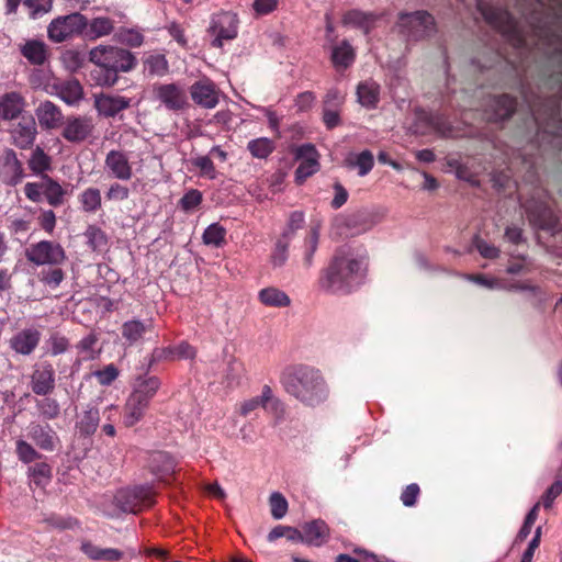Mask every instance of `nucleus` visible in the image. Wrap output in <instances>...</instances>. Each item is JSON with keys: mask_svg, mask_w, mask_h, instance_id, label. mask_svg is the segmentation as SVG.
Segmentation results:
<instances>
[{"mask_svg": "<svg viewBox=\"0 0 562 562\" xmlns=\"http://www.w3.org/2000/svg\"><path fill=\"white\" fill-rule=\"evenodd\" d=\"M280 383L291 397L307 408H318L330 398V386L323 371L312 364L299 363L286 368Z\"/></svg>", "mask_w": 562, "mask_h": 562, "instance_id": "nucleus-1", "label": "nucleus"}, {"mask_svg": "<svg viewBox=\"0 0 562 562\" xmlns=\"http://www.w3.org/2000/svg\"><path fill=\"white\" fill-rule=\"evenodd\" d=\"M366 271L364 257L340 249L333 257L328 268L323 271L319 285L330 293H349L362 283Z\"/></svg>", "mask_w": 562, "mask_h": 562, "instance_id": "nucleus-2", "label": "nucleus"}, {"mask_svg": "<svg viewBox=\"0 0 562 562\" xmlns=\"http://www.w3.org/2000/svg\"><path fill=\"white\" fill-rule=\"evenodd\" d=\"M89 60L102 71L98 83L108 87L117 82L120 72H128L137 65V59L132 52L112 45H98L91 48Z\"/></svg>", "mask_w": 562, "mask_h": 562, "instance_id": "nucleus-3", "label": "nucleus"}, {"mask_svg": "<svg viewBox=\"0 0 562 562\" xmlns=\"http://www.w3.org/2000/svg\"><path fill=\"white\" fill-rule=\"evenodd\" d=\"M396 29L407 41H420L436 32V24L432 15L426 11L402 12Z\"/></svg>", "mask_w": 562, "mask_h": 562, "instance_id": "nucleus-4", "label": "nucleus"}, {"mask_svg": "<svg viewBox=\"0 0 562 562\" xmlns=\"http://www.w3.org/2000/svg\"><path fill=\"white\" fill-rule=\"evenodd\" d=\"M25 196L35 203L46 200V202L57 207L64 204L66 190L52 177L42 175L38 182H27L24 186Z\"/></svg>", "mask_w": 562, "mask_h": 562, "instance_id": "nucleus-5", "label": "nucleus"}, {"mask_svg": "<svg viewBox=\"0 0 562 562\" xmlns=\"http://www.w3.org/2000/svg\"><path fill=\"white\" fill-rule=\"evenodd\" d=\"M155 495L154 490L147 485L121 488L114 495V504L123 513L136 514L153 506Z\"/></svg>", "mask_w": 562, "mask_h": 562, "instance_id": "nucleus-6", "label": "nucleus"}, {"mask_svg": "<svg viewBox=\"0 0 562 562\" xmlns=\"http://www.w3.org/2000/svg\"><path fill=\"white\" fill-rule=\"evenodd\" d=\"M88 25L87 18L81 13H70L54 19L47 26L48 38L54 43H63L82 34Z\"/></svg>", "mask_w": 562, "mask_h": 562, "instance_id": "nucleus-7", "label": "nucleus"}, {"mask_svg": "<svg viewBox=\"0 0 562 562\" xmlns=\"http://www.w3.org/2000/svg\"><path fill=\"white\" fill-rule=\"evenodd\" d=\"M477 10L484 20L504 36L514 38L518 35V23L507 10L490 5L481 0H477Z\"/></svg>", "mask_w": 562, "mask_h": 562, "instance_id": "nucleus-8", "label": "nucleus"}, {"mask_svg": "<svg viewBox=\"0 0 562 562\" xmlns=\"http://www.w3.org/2000/svg\"><path fill=\"white\" fill-rule=\"evenodd\" d=\"M26 259L35 266H58L66 260L64 248L50 240H41L25 249Z\"/></svg>", "mask_w": 562, "mask_h": 562, "instance_id": "nucleus-9", "label": "nucleus"}, {"mask_svg": "<svg viewBox=\"0 0 562 562\" xmlns=\"http://www.w3.org/2000/svg\"><path fill=\"white\" fill-rule=\"evenodd\" d=\"M238 18L236 13L223 11L212 16L209 32L214 36L212 45L222 47L223 41H231L237 36Z\"/></svg>", "mask_w": 562, "mask_h": 562, "instance_id": "nucleus-10", "label": "nucleus"}, {"mask_svg": "<svg viewBox=\"0 0 562 562\" xmlns=\"http://www.w3.org/2000/svg\"><path fill=\"white\" fill-rule=\"evenodd\" d=\"M153 93L155 100L168 111L180 112L189 105L186 91L177 83H156Z\"/></svg>", "mask_w": 562, "mask_h": 562, "instance_id": "nucleus-11", "label": "nucleus"}, {"mask_svg": "<svg viewBox=\"0 0 562 562\" xmlns=\"http://www.w3.org/2000/svg\"><path fill=\"white\" fill-rule=\"evenodd\" d=\"M25 177L22 162L16 153L11 148H4L0 151V180L14 187Z\"/></svg>", "mask_w": 562, "mask_h": 562, "instance_id": "nucleus-12", "label": "nucleus"}, {"mask_svg": "<svg viewBox=\"0 0 562 562\" xmlns=\"http://www.w3.org/2000/svg\"><path fill=\"white\" fill-rule=\"evenodd\" d=\"M12 144L20 149H29L33 146L37 128L32 115L21 116L9 131Z\"/></svg>", "mask_w": 562, "mask_h": 562, "instance_id": "nucleus-13", "label": "nucleus"}, {"mask_svg": "<svg viewBox=\"0 0 562 562\" xmlns=\"http://www.w3.org/2000/svg\"><path fill=\"white\" fill-rule=\"evenodd\" d=\"M190 95L196 105L204 109H214L220 102V91L207 78L195 81L190 87Z\"/></svg>", "mask_w": 562, "mask_h": 562, "instance_id": "nucleus-14", "label": "nucleus"}, {"mask_svg": "<svg viewBox=\"0 0 562 562\" xmlns=\"http://www.w3.org/2000/svg\"><path fill=\"white\" fill-rule=\"evenodd\" d=\"M104 169L108 171L110 177L121 180L128 181L133 177V168L126 153L122 150H110L104 159Z\"/></svg>", "mask_w": 562, "mask_h": 562, "instance_id": "nucleus-15", "label": "nucleus"}, {"mask_svg": "<svg viewBox=\"0 0 562 562\" xmlns=\"http://www.w3.org/2000/svg\"><path fill=\"white\" fill-rule=\"evenodd\" d=\"M32 391L37 395H47L55 389V370L49 362L35 366L31 375Z\"/></svg>", "mask_w": 562, "mask_h": 562, "instance_id": "nucleus-16", "label": "nucleus"}, {"mask_svg": "<svg viewBox=\"0 0 562 562\" xmlns=\"http://www.w3.org/2000/svg\"><path fill=\"white\" fill-rule=\"evenodd\" d=\"M132 99L119 94L101 93L94 97V106L98 113L104 117H114L128 109Z\"/></svg>", "mask_w": 562, "mask_h": 562, "instance_id": "nucleus-17", "label": "nucleus"}, {"mask_svg": "<svg viewBox=\"0 0 562 562\" xmlns=\"http://www.w3.org/2000/svg\"><path fill=\"white\" fill-rule=\"evenodd\" d=\"M94 128L91 117H68L63 130V137L70 143H80L89 137Z\"/></svg>", "mask_w": 562, "mask_h": 562, "instance_id": "nucleus-18", "label": "nucleus"}, {"mask_svg": "<svg viewBox=\"0 0 562 562\" xmlns=\"http://www.w3.org/2000/svg\"><path fill=\"white\" fill-rule=\"evenodd\" d=\"M516 105V100L508 94L491 97L485 109L486 119L494 122L504 121L512 116Z\"/></svg>", "mask_w": 562, "mask_h": 562, "instance_id": "nucleus-19", "label": "nucleus"}, {"mask_svg": "<svg viewBox=\"0 0 562 562\" xmlns=\"http://www.w3.org/2000/svg\"><path fill=\"white\" fill-rule=\"evenodd\" d=\"M529 221L537 227L552 233L559 229V217L553 210L544 204L527 206Z\"/></svg>", "mask_w": 562, "mask_h": 562, "instance_id": "nucleus-20", "label": "nucleus"}, {"mask_svg": "<svg viewBox=\"0 0 562 562\" xmlns=\"http://www.w3.org/2000/svg\"><path fill=\"white\" fill-rule=\"evenodd\" d=\"M262 409L276 420L289 418L286 403L268 384L262 386Z\"/></svg>", "mask_w": 562, "mask_h": 562, "instance_id": "nucleus-21", "label": "nucleus"}, {"mask_svg": "<svg viewBox=\"0 0 562 562\" xmlns=\"http://www.w3.org/2000/svg\"><path fill=\"white\" fill-rule=\"evenodd\" d=\"M41 340V333L35 328H25L16 333L9 340L10 348L22 356L31 355Z\"/></svg>", "mask_w": 562, "mask_h": 562, "instance_id": "nucleus-22", "label": "nucleus"}, {"mask_svg": "<svg viewBox=\"0 0 562 562\" xmlns=\"http://www.w3.org/2000/svg\"><path fill=\"white\" fill-rule=\"evenodd\" d=\"M147 467L153 474L161 481H166L168 476L175 473L176 462L169 453L154 451L148 454Z\"/></svg>", "mask_w": 562, "mask_h": 562, "instance_id": "nucleus-23", "label": "nucleus"}, {"mask_svg": "<svg viewBox=\"0 0 562 562\" xmlns=\"http://www.w3.org/2000/svg\"><path fill=\"white\" fill-rule=\"evenodd\" d=\"M304 543L307 546L321 547L330 537V528L322 519H314L302 526Z\"/></svg>", "mask_w": 562, "mask_h": 562, "instance_id": "nucleus-24", "label": "nucleus"}, {"mask_svg": "<svg viewBox=\"0 0 562 562\" xmlns=\"http://www.w3.org/2000/svg\"><path fill=\"white\" fill-rule=\"evenodd\" d=\"M35 115L40 126L43 130H55L63 122V113L60 109L52 101H44L35 109Z\"/></svg>", "mask_w": 562, "mask_h": 562, "instance_id": "nucleus-25", "label": "nucleus"}, {"mask_svg": "<svg viewBox=\"0 0 562 562\" xmlns=\"http://www.w3.org/2000/svg\"><path fill=\"white\" fill-rule=\"evenodd\" d=\"M25 108L24 98L15 91L0 95V119L12 121L20 117Z\"/></svg>", "mask_w": 562, "mask_h": 562, "instance_id": "nucleus-26", "label": "nucleus"}, {"mask_svg": "<svg viewBox=\"0 0 562 562\" xmlns=\"http://www.w3.org/2000/svg\"><path fill=\"white\" fill-rule=\"evenodd\" d=\"M30 437L38 448L46 451H53L59 445V438L49 424H35L30 431Z\"/></svg>", "mask_w": 562, "mask_h": 562, "instance_id": "nucleus-27", "label": "nucleus"}, {"mask_svg": "<svg viewBox=\"0 0 562 562\" xmlns=\"http://www.w3.org/2000/svg\"><path fill=\"white\" fill-rule=\"evenodd\" d=\"M378 15L373 13L362 12L360 10H350L342 16V24L353 29L361 30L364 34H369L374 27Z\"/></svg>", "mask_w": 562, "mask_h": 562, "instance_id": "nucleus-28", "label": "nucleus"}, {"mask_svg": "<svg viewBox=\"0 0 562 562\" xmlns=\"http://www.w3.org/2000/svg\"><path fill=\"white\" fill-rule=\"evenodd\" d=\"M300 155L306 156V158L300 162L295 170V180L297 183H302L318 170V162L315 158L316 151L313 146H302L300 148Z\"/></svg>", "mask_w": 562, "mask_h": 562, "instance_id": "nucleus-29", "label": "nucleus"}, {"mask_svg": "<svg viewBox=\"0 0 562 562\" xmlns=\"http://www.w3.org/2000/svg\"><path fill=\"white\" fill-rule=\"evenodd\" d=\"M20 52L27 61L35 66H42L47 59V46L43 41L30 40L21 47Z\"/></svg>", "mask_w": 562, "mask_h": 562, "instance_id": "nucleus-30", "label": "nucleus"}, {"mask_svg": "<svg viewBox=\"0 0 562 562\" xmlns=\"http://www.w3.org/2000/svg\"><path fill=\"white\" fill-rule=\"evenodd\" d=\"M380 86L372 80L360 82L357 87L358 102L366 108H375L379 102Z\"/></svg>", "mask_w": 562, "mask_h": 562, "instance_id": "nucleus-31", "label": "nucleus"}, {"mask_svg": "<svg viewBox=\"0 0 562 562\" xmlns=\"http://www.w3.org/2000/svg\"><path fill=\"white\" fill-rule=\"evenodd\" d=\"M319 229L317 226L311 228L308 235L304 239L302 247V266L305 270H310L314 263V256L318 248Z\"/></svg>", "mask_w": 562, "mask_h": 562, "instance_id": "nucleus-32", "label": "nucleus"}, {"mask_svg": "<svg viewBox=\"0 0 562 562\" xmlns=\"http://www.w3.org/2000/svg\"><path fill=\"white\" fill-rule=\"evenodd\" d=\"M355 56L352 46L346 40L331 49V61L337 69L348 68L353 63Z\"/></svg>", "mask_w": 562, "mask_h": 562, "instance_id": "nucleus-33", "label": "nucleus"}, {"mask_svg": "<svg viewBox=\"0 0 562 562\" xmlns=\"http://www.w3.org/2000/svg\"><path fill=\"white\" fill-rule=\"evenodd\" d=\"M114 30V23L110 18L98 16L88 21L86 27V36L89 40H98L103 36L110 35Z\"/></svg>", "mask_w": 562, "mask_h": 562, "instance_id": "nucleus-34", "label": "nucleus"}, {"mask_svg": "<svg viewBox=\"0 0 562 562\" xmlns=\"http://www.w3.org/2000/svg\"><path fill=\"white\" fill-rule=\"evenodd\" d=\"M258 296L260 302L267 306L285 307L291 304L289 295L284 291L274 286L260 290Z\"/></svg>", "mask_w": 562, "mask_h": 562, "instance_id": "nucleus-35", "label": "nucleus"}, {"mask_svg": "<svg viewBox=\"0 0 562 562\" xmlns=\"http://www.w3.org/2000/svg\"><path fill=\"white\" fill-rule=\"evenodd\" d=\"M78 200L85 213H95L102 206L101 191L94 187L85 189L79 194Z\"/></svg>", "mask_w": 562, "mask_h": 562, "instance_id": "nucleus-36", "label": "nucleus"}, {"mask_svg": "<svg viewBox=\"0 0 562 562\" xmlns=\"http://www.w3.org/2000/svg\"><path fill=\"white\" fill-rule=\"evenodd\" d=\"M149 327L150 325H146L138 319L127 321L122 326V336L130 342V345H133L143 338Z\"/></svg>", "mask_w": 562, "mask_h": 562, "instance_id": "nucleus-37", "label": "nucleus"}, {"mask_svg": "<svg viewBox=\"0 0 562 562\" xmlns=\"http://www.w3.org/2000/svg\"><path fill=\"white\" fill-rule=\"evenodd\" d=\"M259 409H262V391L259 395L244 400L235 406V412L240 418L257 417Z\"/></svg>", "mask_w": 562, "mask_h": 562, "instance_id": "nucleus-38", "label": "nucleus"}, {"mask_svg": "<svg viewBox=\"0 0 562 562\" xmlns=\"http://www.w3.org/2000/svg\"><path fill=\"white\" fill-rule=\"evenodd\" d=\"M87 245L93 251H103L108 246L106 234L95 225H89L85 232Z\"/></svg>", "mask_w": 562, "mask_h": 562, "instance_id": "nucleus-39", "label": "nucleus"}, {"mask_svg": "<svg viewBox=\"0 0 562 562\" xmlns=\"http://www.w3.org/2000/svg\"><path fill=\"white\" fill-rule=\"evenodd\" d=\"M247 149L254 158L265 159L274 150V143L270 138L259 137L248 142Z\"/></svg>", "mask_w": 562, "mask_h": 562, "instance_id": "nucleus-40", "label": "nucleus"}, {"mask_svg": "<svg viewBox=\"0 0 562 562\" xmlns=\"http://www.w3.org/2000/svg\"><path fill=\"white\" fill-rule=\"evenodd\" d=\"M144 68L151 76L162 77L168 74L169 64L165 55L156 54L145 59Z\"/></svg>", "mask_w": 562, "mask_h": 562, "instance_id": "nucleus-41", "label": "nucleus"}, {"mask_svg": "<svg viewBox=\"0 0 562 562\" xmlns=\"http://www.w3.org/2000/svg\"><path fill=\"white\" fill-rule=\"evenodd\" d=\"M159 385L160 382L156 376L138 379L132 393H138L139 397H143V400L150 402V400L159 389Z\"/></svg>", "mask_w": 562, "mask_h": 562, "instance_id": "nucleus-42", "label": "nucleus"}, {"mask_svg": "<svg viewBox=\"0 0 562 562\" xmlns=\"http://www.w3.org/2000/svg\"><path fill=\"white\" fill-rule=\"evenodd\" d=\"M148 405L149 402L139 397L138 393H132L125 404L126 416L138 420L144 417V413Z\"/></svg>", "mask_w": 562, "mask_h": 562, "instance_id": "nucleus-43", "label": "nucleus"}, {"mask_svg": "<svg viewBox=\"0 0 562 562\" xmlns=\"http://www.w3.org/2000/svg\"><path fill=\"white\" fill-rule=\"evenodd\" d=\"M418 117L424 119L429 126H431L442 136L448 137L453 135L452 126L443 115L427 114L426 112H420Z\"/></svg>", "mask_w": 562, "mask_h": 562, "instance_id": "nucleus-44", "label": "nucleus"}, {"mask_svg": "<svg viewBox=\"0 0 562 562\" xmlns=\"http://www.w3.org/2000/svg\"><path fill=\"white\" fill-rule=\"evenodd\" d=\"M29 167L34 173L42 176L50 169V157L37 146L31 154Z\"/></svg>", "mask_w": 562, "mask_h": 562, "instance_id": "nucleus-45", "label": "nucleus"}, {"mask_svg": "<svg viewBox=\"0 0 562 562\" xmlns=\"http://www.w3.org/2000/svg\"><path fill=\"white\" fill-rule=\"evenodd\" d=\"M82 87L78 80L67 81L60 87L59 97L67 104H75L82 99Z\"/></svg>", "mask_w": 562, "mask_h": 562, "instance_id": "nucleus-46", "label": "nucleus"}, {"mask_svg": "<svg viewBox=\"0 0 562 562\" xmlns=\"http://www.w3.org/2000/svg\"><path fill=\"white\" fill-rule=\"evenodd\" d=\"M349 165L351 167L358 168V175L360 177L367 176L374 166V157L373 154L366 149L360 154L355 156L353 160H349Z\"/></svg>", "mask_w": 562, "mask_h": 562, "instance_id": "nucleus-47", "label": "nucleus"}, {"mask_svg": "<svg viewBox=\"0 0 562 562\" xmlns=\"http://www.w3.org/2000/svg\"><path fill=\"white\" fill-rule=\"evenodd\" d=\"M226 231L217 223L209 225L203 233V243L209 246L220 247L225 239Z\"/></svg>", "mask_w": 562, "mask_h": 562, "instance_id": "nucleus-48", "label": "nucleus"}, {"mask_svg": "<svg viewBox=\"0 0 562 562\" xmlns=\"http://www.w3.org/2000/svg\"><path fill=\"white\" fill-rule=\"evenodd\" d=\"M269 503L271 508V515L274 519H281L285 516L288 512V501L281 493H272L270 495Z\"/></svg>", "mask_w": 562, "mask_h": 562, "instance_id": "nucleus-49", "label": "nucleus"}, {"mask_svg": "<svg viewBox=\"0 0 562 562\" xmlns=\"http://www.w3.org/2000/svg\"><path fill=\"white\" fill-rule=\"evenodd\" d=\"M29 471L34 483L38 486L47 483L52 477V468L45 462L35 463Z\"/></svg>", "mask_w": 562, "mask_h": 562, "instance_id": "nucleus-50", "label": "nucleus"}, {"mask_svg": "<svg viewBox=\"0 0 562 562\" xmlns=\"http://www.w3.org/2000/svg\"><path fill=\"white\" fill-rule=\"evenodd\" d=\"M24 5L30 9V16L38 19L52 10L53 0H24Z\"/></svg>", "mask_w": 562, "mask_h": 562, "instance_id": "nucleus-51", "label": "nucleus"}, {"mask_svg": "<svg viewBox=\"0 0 562 562\" xmlns=\"http://www.w3.org/2000/svg\"><path fill=\"white\" fill-rule=\"evenodd\" d=\"M119 374V369L113 363L93 372L98 382L103 386L111 385L117 379Z\"/></svg>", "mask_w": 562, "mask_h": 562, "instance_id": "nucleus-52", "label": "nucleus"}, {"mask_svg": "<svg viewBox=\"0 0 562 562\" xmlns=\"http://www.w3.org/2000/svg\"><path fill=\"white\" fill-rule=\"evenodd\" d=\"M16 454L24 463H31L41 458V454L30 443L22 439L16 441Z\"/></svg>", "mask_w": 562, "mask_h": 562, "instance_id": "nucleus-53", "label": "nucleus"}, {"mask_svg": "<svg viewBox=\"0 0 562 562\" xmlns=\"http://www.w3.org/2000/svg\"><path fill=\"white\" fill-rule=\"evenodd\" d=\"M47 344L49 347V353L52 356L61 355L66 352L69 347V340L58 333L52 334L47 340Z\"/></svg>", "mask_w": 562, "mask_h": 562, "instance_id": "nucleus-54", "label": "nucleus"}, {"mask_svg": "<svg viewBox=\"0 0 562 562\" xmlns=\"http://www.w3.org/2000/svg\"><path fill=\"white\" fill-rule=\"evenodd\" d=\"M360 559L352 558L349 554L340 553L335 558V562H378V557L364 549L356 548L353 550Z\"/></svg>", "mask_w": 562, "mask_h": 562, "instance_id": "nucleus-55", "label": "nucleus"}, {"mask_svg": "<svg viewBox=\"0 0 562 562\" xmlns=\"http://www.w3.org/2000/svg\"><path fill=\"white\" fill-rule=\"evenodd\" d=\"M288 248V244L283 243L282 240H278L276 243V246L271 254V265L273 266V268H280L286 262L289 257Z\"/></svg>", "mask_w": 562, "mask_h": 562, "instance_id": "nucleus-56", "label": "nucleus"}, {"mask_svg": "<svg viewBox=\"0 0 562 562\" xmlns=\"http://www.w3.org/2000/svg\"><path fill=\"white\" fill-rule=\"evenodd\" d=\"M202 202V193L199 190L192 189L188 191L180 200V207L186 211H192L198 207Z\"/></svg>", "mask_w": 562, "mask_h": 562, "instance_id": "nucleus-57", "label": "nucleus"}, {"mask_svg": "<svg viewBox=\"0 0 562 562\" xmlns=\"http://www.w3.org/2000/svg\"><path fill=\"white\" fill-rule=\"evenodd\" d=\"M340 108L323 106V122L328 130H333L341 124Z\"/></svg>", "mask_w": 562, "mask_h": 562, "instance_id": "nucleus-58", "label": "nucleus"}, {"mask_svg": "<svg viewBox=\"0 0 562 562\" xmlns=\"http://www.w3.org/2000/svg\"><path fill=\"white\" fill-rule=\"evenodd\" d=\"M119 40L132 47H139L144 42V36L138 31L132 29H121Z\"/></svg>", "mask_w": 562, "mask_h": 562, "instance_id": "nucleus-59", "label": "nucleus"}, {"mask_svg": "<svg viewBox=\"0 0 562 562\" xmlns=\"http://www.w3.org/2000/svg\"><path fill=\"white\" fill-rule=\"evenodd\" d=\"M473 245L480 252V255L487 259H495L499 256V249L495 246L488 244L484 239L475 236L473 239Z\"/></svg>", "mask_w": 562, "mask_h": 562, "instance_id": "nucleus-60", "label": "nucleus"}, {"mask_svg": "<svg viewBox=\"0 0 562 562\" xmlns=\"http://www.w3.org/2000/svg\"><path fill=\"white\" fill-rule=\"evenodd\" d=\"M105 196L110 201H124L128 199L130 190L125 186L114 182L109 187Z\"/></svg>", "mask_w": 562, "mask_h": 562, "instance_id": "nucleus-61", "label": "nucleus"}, {"mask_svg": "<svg viewBox=\"0 0 562 562\" xmlns=\"http://www.w3.org/2000/svg\"><path fill=\"white\" fill-rule=\"evenodd\" d=\"M561 494H562V482L561 481L553 482L542 496L543 507L546 509L551 508L554 499Z\"/></svg>", "mask_w": 562, "mask_h": 562, "instance_id": "nucleus-62", "label": "nucleus"}, {"mask_svg": "<svg viewBox=\"0 0 562 562\" xmlns=\"http://www.w3.org/2000/svg\"><path fill=\"white\" fill-rule=\"evenodd\" d=\"M420 493L419 486L416 483H412L407 485L404 491L401 494V501L402 503L407 506L412 507L416 504L417 497Z\"/></svg>", "mask_w": 562, "mask_h": 562, "instance_id": "nucleus-63", "label": "nucleus"}, {"mask_svg": "<svg viewBox=\"0 0 562 562\" xmlns=\"http://www.w3.org/2000/svg\"><path fill=\"white\" fill-rule=\"evenodd\" d=\"M38 407L43 416L48 419L56 418L59 413V406L57 402L52 398H43L40 402Z\"/></svg>", "mask_w": 562, "mask_h": 562, "instance_id": "nucleus-64", "label": "nucleus"}]
</instances>
